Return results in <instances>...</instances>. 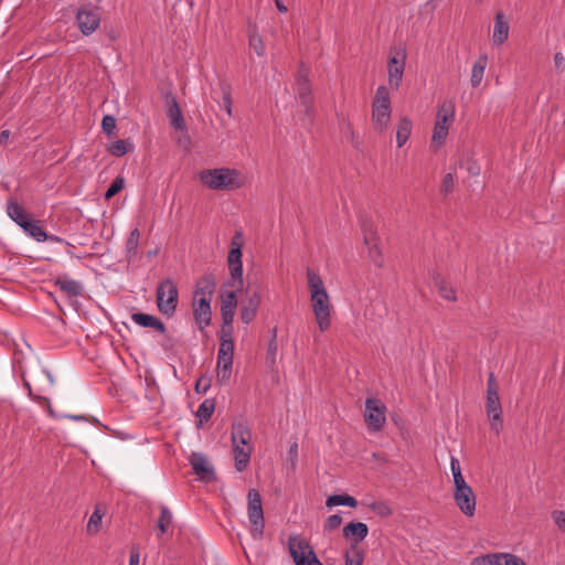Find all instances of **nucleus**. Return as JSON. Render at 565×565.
Returning <instances> with one entry per match:
<instances>
[{"label": "nucleus", "mask_w": 565, "mask_h": 565, "mask_svg": "<svg viewBox=\"0 0 565 565\" xmlns=\"http://www.w3.org/2000/svg\"><path fill=\"white\" fill-rule=\"evenodd\" d=\"M234 342L232 331L222 329L221 342L217 352L216 377L217 382L225 384L230 381L233 369Z\"/></svg>", "instance_id": "obj_5"}, {"label": "nucleus", "mask_w": 565, "mask_h": 565, "mask_svg": "<svg viewBox=\"0 0 565 565\" xmlns=\"http://www.w3.org/2000/svg\"><path fill=\"white\" fill-rule=\"evenodd\" d=\"M172 524V513L171 511L166 507V505H161L160 507V516H159V520L157 522V527L159 530V533L162 535V534H166L170 527V525Z\"/></svg>", "instance_id": "obj_33"}, {"label": "nucleus", "mask_w": 565, "mask_h": 565, "mask_svg": "<svg viewBox=\"0 0 565 565\" xmlns=\"http://www.w3.org/2000/svg\"><path fill=\"white\" fill-rule=\"evenodd\" d=\"M454 184H455V174L452 172H448L447 174H445V177L443 179L440 191L443 193L447 194L452 191Z\"/></svg>", "instance_id": "obj_46"}, {"label": "nucleus", "mask_w": 565, "mask_h": 565, "mask_svg": "<svg viewBox=\"0 0 565 565\" xmlns=\"http://www.w3.org/2000/svg\"><path fill=\"white\" fill-rule=\"evenodd\" d=\"M450 470L454 478L455 489H462L469 486L461 473L460 462L455 456H450Z\"/></svg>", "instance_id": "obj_32"}, {"label": "nucleus", "mask_w": 565, "mask_h": 565, "mask_svg": "<svg viewBox=\"0 0 565 565\" xmlns=\"http://www.w3.org/2000/svg\"><path fill=\"white\" fill-rule=\"evenodd\" d=\"M342 523V518L339 514H332L330 515L323 525L324 533H331L332 531L337 530Z\"/></svg>", "instance_id": "obj_43"}, {"label": "nucleus", "mask_w": 565, "mask_h": 565, "mask_svg": "<svg viewBox=\"0 0 565 565\" xmlns=\"http://www.w3.org/2000/svg\"><path fill=\"white\" fill-rule=\"evenodd\" d=\"M198 179L204 186L214 191H232L244 185L242 173L231 168L202 170L199 172Z\"/></svg>", "instance_id": "obj_2"}, {"label": "nucleus", "mask_w": 565, "mask_h": 565, "mask_svg": "<svg viewBox=\"0 0 565 565\" xmlns=\"http://www.w3.org/2000/svg\"><path fill=\"white\" fill-rule=\"evenodd\" d=\"M554 65L559 72L565 70V55L562 52L554 54Z\"/></svg>", "instance_id": "obj_53"}, {"label": "nucleus", "mask_w": 565, "mask_h": 565, "mask_svg": "<svg viewBox=\"0 0 565 565\" xmlns=\"http://www.w3.org/2000/svg\"><path fill=\"white\" fill-rule=\"evenodd\" d=\"M468 171L472 175H478L480 173V169L477 166H471L468 168Z\"/></svg>", "instance_id": "obj_57"}, {"label": "nucleus", "mask_w": 565, "mask_h": 565, "mask_svg": "<svg viewBox=\"0 0 565 565\" xmlns=\"http://www.w3.org/2000/svg\"><path fill=\"white\" fill-rule=\"evenodd\" d=\"M55 286H57L63 294L68 298H76L84 291L82 282L71 278L67 275H60L54 279Z\"/></svg>", "instance_id": "obj_20"}, {"label": "nucleus", "mask_w": 565, "mask_h": 565, "mask_svg": "<svg viewBox=\"0 0 565 565\" xmlns=\"http://www.w3.org/2000/svg\"><path fill=\"white\" fill-rule=\"evenodd\" d=\"M213 284H206L204 287H196L193 300V317L200 330H204L211 323V300L213 295Z\"/></svg>", "instance_id": "obj_6"}, {"label": "nucleus", "mask_w": 565, "mask_h": 565, "mask_svg": "<svg viewBox=\"0 0 565 565\" xmlns=\"http://www.w3.org/2000/svg\"><path fill=\"white\" fill-rule=\"evenodd\" d=\"M275 2H276V6H277V9L280 12H286L287 11V8L280 2V0H275Z\"/></svg>", "instance_id": "obj_59"}, {"label": "nucleus", "mask_w": 565, "mask_h": 565, "mask_svg": "<svg viewBox=\"0 0 565 565\" xmlns=\"http://www.w3.org/2000/svg\"><path fill=\"white\" fill-rule=\"evenodd\" d=\"M552 519L559 531L565 533V511L556 510L552 512Z\"/></svg>", "instance_id": "obj_48"}, {"label": "nucleus", "mask_w": 565, "mask_h": 565, "mask_svg": "<svg viewBox=\"0 0 565 565\" xmlns=\"http://www.w3.org/2000/svg\"><path fill=\"white\" fill-rule=\"evenodd\" d=\"M486 411L490 422V428L499 435L503 428L502 407L498 393V385L493 373L489 374L487 383Z\"/></svg>", "instance_id": "obj_7"}, {"label": "nucleus", "mask_w": 565, "mask_h": 565, "mask_svg": "<svg viewBox=\"0 0 565 565\" xmlns=\"http://www.w3.org/2000/svg\"><path fill=\"white\" fill-rule=\"evenodd\" d=\"M454 500L458 509L466 515L472 516L476 512V495L470 486L462 489H455Z\"/></svg>", "instance_id": "obj_17"}, {"label": "nucleus", "mask_w": 565, "mask_h": 565, "mask_svg": "<svg viewBox=\"0 0 565 565\" xmlns=\"http://www.w3.org/2000/svg\"><path fill=\"white\" fill-rule=\"evenodd\" d=\"M125 185V181L122 178L118 177L116 178L113 183L109 185L105 193L106 199H110L114 195H116Z\"/></svg>", "instance_id": "obj_44"}, {"label": "nucleus", "mask_w": 565, "mask_h": 565, "mask_svg": "<svg viewBox=\"0 0 565 565\" xmlns=\"http://www.w3.org/2000/svg\"><path fill=\"white\" fill-rule=\"evenodd\" d=\"M437 285H438V289H439V295L448 300V301H456L457 300V296H456V292L455 290L448 286L444 280H439L437 281Z\"/></svg>", "instance_id": "obj_40"}, {"label": "nucleus", "mask_w": 565, "mask_h": 565, "mask_svg": "<svg viewBox=\"0 0 565 565\" xmlns=\"http://www.w3.org/2000/svg\"><path fill=\"white\" fill-rule=\"evenodd\" d=\"M25 386L29 388V391L31 392V387H30V383H25Z\"/></svg>", "instance_id": "obj_62"}, {"label": "nucleus", "mask_w": 565, "mask_h": 565, "mask_svg": "<svg viewBox=\"0 0 565 565\" xmlns=\"http://www.w3.org/2000/svg\"><path fill=\"white\" fill-rule=\"evenodd\" d=\"M231 288H232V290L225 291L222 295L221 308L228 309V310H235V308L237 306L236 292L238 291V289L236 287H231ZM241 289L242 288H239V290Z\"/></svg>", "instance_id": "obj_38"}, {"label": "nucleus", "mask_w": 565, "mask_h": 565, "mask_svg": "<svg viewBox=\"0 0 565 565\" xmlns=\"http://www.w3.org/2000/svg\"><path fill=\"white\" fill-rule=\"evenodd\" d=\"M310 291L311 308L317 326L321 332L331 327L332 303L321 277L313 270L306 273Z\"/></svg>", "instance_id": "obj_1"}, {"label": "nucleus", "mask_w": 565, "mask_h": 565, "mask_svg": "<svg viewBox=\"0 0 565 565\" xmlns=\"http://www.w3.org/2000/svg\"><path fill=\"white\" fill-rule=\"evenodd\" d=\"M487 64H488L487 55H480L478 57V60L475 62V64L471 68V76H470L471 86L473 88L478 87L481 84L483 76H484V71H486Z\"/></svg>", "instance_id": "obj_27"}, {"label": "nucleus", "mask_w": 565, "mask_h": 565, "mask_svg": "<svg viewBox=\"0 0 565 565\" xmlns=\"http://www.w3.org/2000/svg\"><path fill=\"white\" fill-rule=\"evenodd\" d=\"M211 386L210 379L201 377L195 383V390L198 393H206Z\"/></svg>", "instance_id": "obj_52"}, {"label": "nucleus", "mask_w": 565, "mask_h": 565, "mask_svg": "<svg viewBox=\"0 0 565 565\" xmlns=\"http://www.w3.org/2000/svg\"><path fill=\"white\" fill-rule=\"evenodd\" d=\"M455 104L452 100H444L437 109L436 118L452 124L455 119Z\"/></svg>", "instance_id": "obj_31"}, {"label": "nucleus", "mask_w": 565, "mask_h": 565, "mask_svg": "<svg viewBox=\"0 0 565 565\" xmlns=\"http://www.w3.org/2000/svg\"><path fill=\"white\" fill-rule=\"evenodd\" d=\"M131 320L140 327L152 328L161 334H164L167 331L164 323L159 318H157L152 315H149V313H143V312L132 313Z\"/></svg>", "instance_id": "obj_22"}, {"label": "nucleus", "mask_w": 565, "mask_h": 565, "mask_svg": "<svg viewBox=\"0 0 565 565\" xmlns=\"http://www.w3.org/2000/svg\"><path fill=\"white\" fill-rule=\"evenodd\" d=\"M169 117L171 119L172 126L175 129H182L184 127V121L177 103H173V105L169 108Z\"/></svg>", "instance_id": "obj_39"}, {"label": "nucleus", "mask_w": 565, "mask_h": 565, "mask_svg": "<svg viewBox=\"0 0 565 565\" xmlns=\"http://www.w3.org/2000/svg\"><path fill=\"white\" fill-rule=\"evenodd\" d=\"M450 125H451L450 122L443 121L440 119L435 118V124H434V129H433V135H431V140H430V145L434 149H439L440 147L444 146V143L447 139V136H448Z\"/></svg>", "instance_id": "obj_24"}, {"label": "nucleus", "mask_w": 565, "mask_h": 565, "mask_svg": "<svg viewBox=\"0 0 565 565\" xmlns=\"http://www.w3.org/2000/svg\"><path fill=\"white\" fill-rule=\"evenodd\" d=\"M140 554L138 548L132 547L130 552L129 565H139Z\"/></svg>", "instance_id": "obj_55"}, {"label": "nucleus", "mask_w": 565, "mask_h": 565, "mask_svg": "<svg viewBox=\"0 0 565 565\" xmlns=\"http://www.w3.org/2000/svg\"><path fill=\"white\" fill-rule=\"evenodd\" d=\"M243 233L236 232L231 242V249L227 255V264L231 274L230 287L243 288V263H242Z\"/></svg>", "instance_id": "obj_9"}, {"label": "nucleus", "mask_w": 565, "mask_h": 565, "mask_svg": "<svg viewBox=\"0 0 565 565\" xmlns=\"http://www.w3.org/2000/svg\"><path fill=\"white\" fill-rule=\"evenodd\" d=\"M363 563V554L360 551H353L345 553V564L344 565H362Z\"/></svg>", "instance_id": "obj_45"}, {"label": "nucleus", "mask_w": 565, "mask_h": 565, "mask_svg": "<svg viewBox=\"0 0 565 565\" xmlns=\"http://www.w3.org/2000/svg\"><path fill=\"white\" fill-rule=\"evenodd\" d=\"M223 108L230 116L233 115L232 96L228 89L223 90Z\"/></svg>", "instance_id": "obj_51"}, {"label": "nucleus", "mask_w": 565, "mask_h": 565, "mask_svg": "<svg viewBox=\"0 0 565 565\" xmlns=\"http://www.w3.org/2000/svg\"><path fill=\"white\" fill-rule=\"evenodd\" d=\"M46 241L54 242V243H60V242H62V238L58 237V236H55V235L47 234Z\"/></svg>", "instance_id": "obj_58"}, {"label": "nucleus", "mask_w": 565, "mask_h": 565, "mask_svg": "<svg viewBox=\"0 0 565 565\" xmlns=\"http://www.w3.org/2000/svg\"><path fill=\"white\" fill-rule=\"evenodd\" d=\"M369 534V527L363 522H351L343 527V536L353 540L355 543L362 542Z\"/></svg>", "instance_id": "obj_25"}, {"label": "nucleus", "mask_w": 565, "mask_h": 565, "mask_svg": "<svg viewBox=\"0 0 565 565\" xmlns=\"http://www.w3.org/2000/svg\"><path fill=\"white\" fill-rule=\"evenodd\" d=\"M262 297L258 290L247 294L246 299L241 302V320L245 324H249L257 316Z\"/></svg>", "instance_id": "obj_18"}, {"label": "nucleus", "mask_w": 565, "mask_h": 565, "mask_svg": "<svg viewBox=\"0 0 565 565\" xmlns=\"http://www.w3.org/2000/svg\"><path fill=\"white\" fill-rule=\"evenodd\" d=\"M471 565H526L518 555L512 553H490L477 556L472 559Z\"/></svg>", "instance_id": "obj_15"}, {"label": "nucleus", "mask_w": 565, "mask_h": 565, "mask_svg": "<svg viewBox=\"0 0 565 565\" xmlns=\"http://www.w3.org/2000/svg\"><path fill=\"white\" fill-rule=\"evenodd\" d=\"M247 514L252 524L250 533L254 539H260L264 533L265 520L262 507V498L256 489H250L247 494Z\"/></svg>", "instance_id": "obj_11"}, {"label": "nucleus", "mask_w": 565, "mask_h": 565, "mask_svg": "<svg viewBox=\"0 0 565 565\" xmlns=\"http://www.w3.org/2000/svg\"><path fill=\"white\" fill-rule=\"evenodd\" d=\"M386 406L374 397L365 401L364 419L370 431H380L386 422Z\"/></svg>", "instance_id": "obj_12"}, {"label": "nucleus", "mask_w": 565, "mask_h": 565, "mask_svg": "<svg viewBox=\"0 0 565 565\" xmlns=\"http://www.w3.org/2000/svg\"><path fill=\"white\" fill-rule=\"evenodd\" d=\"M288 551L295 565H322L309 542L297 534L288 537Z\"/></svg>", "instance_id": "obj_10"}, {"label": "nucleus", "mask_w": 565, "mask_h": 565, "mask_svg": "<svg viewBox=\"0 0 565 565\" xmlns=\"http://www.w3.org/2000/svg\"><path fill=\"white\" fill-rule=\"evenodd\" d=\"M156 296L158 310L167 318L173 317L179 302L177 284L170 278L162 280L157 286Z\"/></svg>", "instance_id": "obj_8"}, {"label": "nucleus", "mask_w": 565, "mask_h": 565, "mask_svg": "<svg viewBox=\"0 0 565 565\" xmlns=\"http://www.w3.org/2000/svg\"><path fill=\"white\" fill-rule=\"evenodd\" d=\"M249 45L258 56H263L265 54L264 42L257 33H252L249 35Z\"/></svg>", "instance_id": "obj_41"}, {"label": "nucleus", "mask_w": 565, "mask_h": 565, "mask_svg": "<svg viewBox=\"0 0 565 565\" xmlns=\"http://www.w3.org/2000/svg\"><path fill=\"white\" fill-rule=\"evenodd\" d=\"M232 445L237 471H243L248 466L252 447V435L249 428L244 423H235L232 426Z\"/></svg>", "instance_id": "obj_3"}, {"label": "nucleus", "mask_w": 565, "mask_h": 565, "mask_svg": "<svg viewBox=\"0 0 565 565\" xmlns=\"http://www.w3.org/2000/svg\"><path fill=\"white\" fill-rule=\"evenodd\" d=\"M362 234L364 246L366 248L370 260L376 266L381 267L383 265L382 248L380 245V238L373 225L367 222L363 223Z\"/></svg>", "instance_id": "obj_13"}, {"label": "nucleus", "mask_w": 565, "mask_h": 565, "mask_svg": "<svg viewBox=\"0 0 565 565\" xmlns=\"http://www.w3.org/2000/svg\"><path fill=\"white\" fill-rule=\"evenodd\" d=\"M102 520L103 513L100 512L99 508H95L86 525L87 533L90 535L96 534L100 529Z\"/></svg>", "instance_id": "obj_37"}, {"label": "nucleus", "mask_w": 565, "mask_h": 565, "mask_svg": "<svg viewBox=\"0 0 565 565\" xmlns=\"http://www.w3.org/2000/svg\"><path fill=\"white\" fill-rule=\"evenodd\" d=\"M371 510L382 516V518H387L390 515H392L393 511L392 509L388 507V504H386L385 502H382V501H377V502H373L371 505H370Z\"/></svg>", "instance_id": "obj_42"}, {"label": "nucleus", "mask_w": 565, "mask_h": 565, "mask_svg": "<svg viewBox=\"0 0 565 565\" xmlns=\"http://www.w3.org/2000/svg\"><path fill=\"white\" fill-rule=\"evenodd\" d=\"M510 25L502 12H498L494 18L492 31V44L494 46L502 45L509 38Z\"/></svg>", "instance_id": "obj_21"}, {"label": "nucleus", "mask_w": 565, "mask_h": 565, "mask_svg": "<svg viewBox=\"0 0 565 565\" xmlns=\"http://www.w3.org/2000/svg\"><path fill=\"white\" fill-rule=\"evenodd\" d=\"M406 64L405 50H397L391 54L387 64V81L392 88L397 89L403 79Z\"/></svg>", "instance_id": "obj_14"}, {"label": "nucleus", "mask_w": 565, "mask_h": 565, "mask_svg": "<svg viewBox=\"0 0 565 565\" xmlns=\"http://www.w3.org/2000/svg\"><path fill=\"white\" fill-rule=\"evenodd\" d=\"M392 118V106L388 88L381 85L376 88L373 102L371 122L375 131L384 132L388 129Z\"/></svg>", "instance_id": "obj_4"}, {"label": "nucleus", "mask_w": 565, "mask_h": 565, "mask_svg": "<svg viewBox=\"0 0 565 565\" xmlns=\"http://www.w3.org/2000/svg\"><path fill=\"white\" fill-rule=\"evenodd\" d=\"M7 213L9 217L20 227L24 225V222L29 221L28 214L23 207H21L17 202L12 200L8 201L7 203Z\"/></svg>", "instance_id": "obj_28"}, {"label": "nucleus", "mask_w": 565, "mask_h": 565, "mask_svg": "<svg viewBox=\"0 0 565 565\" xmlns=\"http://www.w3.org/2000/svg\"><path fill=\"white\" fill-rule=\"evenodd\" d=\"M63 417L70 418L75 422H82L85 420V417L83 415H64Z\"/></svg>", "instance_id": "obj_56"}, {"label": "nucleus", "mask_w": 565, "mask_h": 565, "mask_svg": "<svg viewBox=\"0 0 565 565\" xmlns=\"http://www.w3.org/2000/svg\"><path fill=\"white\" fill-rule=\"evenodd\" d=\"M345 505L350 508L358 507V500L348 494H333L326 500V507L332 509L333 507Z\"/></svg>", "instance_id": "obj_29"}, {"label": "nucleus", "mask_w": 565, "mask_h": 565, "mask_svg": "<svg viewBox=\"0 0 565 565\" xmlns=\"http://www.w3.org/2000/svg\"><path fill=\"white\" fill-rule=\"evenodd\" d=\"M277 351H278L277 341H275V339H270V341L268 342V347H267V359L271 363H275V361H276Z\"/></svg>", "instance_id": "obj_50"}, {"label": "nucleus", "mask_w": 565, "mask_h": 565, "mask_svg": "<svg viewBox=\"0 0 565 565\" xmlns=\"http://www.w3.org/2000/svg\"><path fill=\"white\" fill-rule=\"evenodd\" d=\"M21 228L36 242H45L47 233L39 225L36 221L24 222Z\"/></svg>", "instance_id": "obj_30"}, {"label": "nucleus", "mask_w": 565, "mask_h": 565, "mask_svg": "<svg viewBox=\"0 0 565 565\" xmlns=\"http://www.w3.org/2000/svg\"><path fill=\"white\" fill-rule=\"evenodd\" d=\"M102 128L107 135H111L116 128L115 117L106 115L102 120Z\"/></svg>", "instance_id": "obj_47"}, {"label": "nucleus", "mask_w": 565, "mask_h": 565, "mask_svg": "<svg viewBox=\"0 0 565 565\" xmlns=\"http://www.w3.org/2000/svg\"><path fill=\"white\" fill-rule=\"evenodd\" d=\"M271 339H275V341H277V328H274L271 330Z\"/></svg>", "instance_id": "obj_61"}, {"label": "nucleus", "mask_w": 565, "mask_h": 565, "mask_svg": "<svg viewBox=\"0 0 565 565\" xmlns=\"http://www.w3.org/2000/svg\"><path fill=\"white\" fill-rule=\"evenodd\" d=\"M190 463L201 480L210 481L214 479V469L204 455L193 452L190 457Z\"/></svg>", "instance_id": "obj_19"}, {"label": "nucleus", "mask_w": 565, "mask_h": 565, "mask_svg": "<svg viewBox=\"0 0 565 565\" xmlns=\"http://www.w3.org/2000/svg\"><path fill=\"white\" fill-rule=\"evenodd\" d=\"M140 232L138 228H134L126 242V253L129 259L135 257L138 253Z\"/></svg>", "instance_id": "obj_34"}, {"label": "nucleus", "mask_w": 565, "mask_h": 565, "mask_svg": "<svg viewBox=\"0 0 565 565\" xmlns=\"http://www.w3.org/2000/svg\"><path fill=\"white\" fill-rule=\"evenodd\" d=\"M234 311L235 310H228V309L221 308V315H222V319H223V323H224L223 329L225 331H227L228 329H232ZM231 331L233 332V330H231Z\"/></svg>", "instance_id": "obj_49"}, {"label": "nucleus", "mask_w": 565, "mask_h": 565, "mask_svg": "<svg viewBox=\"0 0 565 565\" xmlns=\"http://www.w3.org/2000/svg\"><path fill=\"white\" fill-rule=\"evenodd\" d=\"M295 90L297 93V96L301 100L302 105L305 106L306 110L308 111L311 105V88L308 78L305 74L300 73L298 75L295 83Z\"/></svg>", "instance_id": "obj_23"}, {"label": "nucleus", "mask_w": 565, "mask_h": 565, "mask_svg": "<svg viewBox=\"0 0 565 565\" xmlns=\"http://www.w3.org/2000/svg\"><path fill=\"white\" fill-rule=\"evenodd\" d=\"M9 138V131L8 130H3L0 135V141L4 140V139H8Z\"/></svg>", "instance_id": "obj_60"}, {"label": "nucleus", "mask_w": 565, "mask_h": 565, "mask_svg": "<svg viewBox=\"0 0 565 565\" xmlns=\"http://www.w3.org/2000/svg\"><path fill=\"white\" fill-rule=\"evenodd\" d=\"M214 408L215 403L213 399H204L196 411V416L199 417L200 422H207L211 418Z\"/></svg>", "instance_id": "obj_36"}, {"label": "nucleus", "mask_w": 565, "mask_h": 565, "mask_svg": "<svg viewBox=\"0 0 565 565\" xmlns=\"http://www.w3.org/2000/svg\"><path fill=\"white\" fill-rule=\"evenodd\" d=\"M76 21L81 32L84 35H89L99 26L100 14L96 9L81 8L76 14Z\"/></svg>", "instance_id": "obj_16"}, {"label": "nucleus", "mask_w": 565, "mask_h": 565, "mask_svg": "<svg viewBox=\"0 0 565 565\" xmlns=\"http://www.w3.org/2000/svg\"><path fill=\"white\" fill-rule=\"evenodd\" d=\"M288 455H289V458L291 461V467L294 468L296 466L297 457H298V444L297 443H294L290 446Z\"/></svg>", "instance_id": "obj_54"}, {"label": "nucleus", "mask_w": 565, "mask_h": 565, "mask_svg": "<svg viewBox=\"0 0 565 565\" xmlns=\"http://www.w3.org/2000/svg\"><path fill=\"white\" fill-rule=\"evenodd\" d=\"M132 149H134V145L126 140H116L114 142H111L108 147L109 153H111L115 157H124L126 153H128Z\"/></svg>", "instance_id": "obj_35"}, {"label": "nucleus", "mask_w": 565, "mask_h": 565, "mask_svg": "<svg viewBox=\"0 0 565 565\" xmlns=\"http://www.w3.org/2000/svg\"><path fill=\"white\" fill-rule=\"evenodd\" d=\"M413 130V121L407 116H402L396 124V145L402 148L409 139Z\"/></svg>", "instance_id": "obj_26"}]
</instances>
